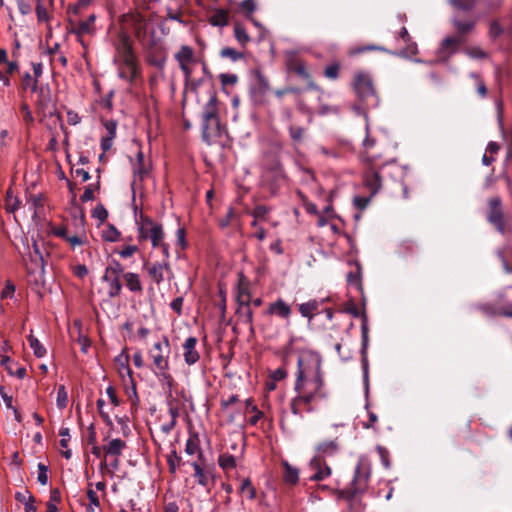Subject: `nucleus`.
<instances>
[{
  "label": "nucleus",
  "instance_id": "1",
  "mask_svg": "<svg viewBox=\"0 0 512 512\" xmlns=\"http://www.w3.org/2000/svg\"><path fill=\"white\" fill-rule=\"evenodd\" d=\"M321 365L320 356L315 354L299 357L297 360L294 390L309 413L314 411V403L326 400L329 396Z\"/></svg>",
  "mask_w": 512,
  "mask_h": 512
},
{
  "label": "nucleus",
  "instance_id": "2",
  "mask_svg": "<svg viewBox=\"0 0 512 512\" xmlns=\"http://www.w3.org/2000/svg\"><path fill=\"white\" fill-rule=\"evenodd\" d=\"M370 478L371 463L366 456H360L349 487L338 489L337 497L350 501L356 496L364 494L368 489Z\"/></svg>",
  "mask_w": 512,
  "mask_h": 512
},
{
  "label": "nucleus",
  "instance_id": "3",
  "mask_svg": "<svg viewBox=\"0 0 512 512\" xmlns=\"http://www.w3.org/2000/svg\"><path fill=\"white\" fill-rule=\"evenodd\" d=\"M353 88L358 100L367 108H377L379 106L380 100L369 74L365 72L356 73Z\"/></svg>",
  "mask_w": 512,
  "mask_h": 512
},
{
  "label": "nucleus",
  "instance_id": "4",
  "mask_svg": "<svg viewBox=\"0 0 512 512\" xmlns=\"http://www.w3.org/2000/svg\"><path fill=\"white\" fill-rule=\"evenodd\" d=\"M136 223L138 226V240L140 242L150 240L154 248H157L162 243L164 231L161 224L154 222L143 214H140V218Z\"/></svg>",
  "mask_w": 512,
  "mask_h": 512
},
{
  "label": "nucleus",
  "instance_id": "5",
  "mask_svg": "<svg viewBox=\"0 0 512 512\" xmlns=\"http://www.w3.org/2000/svg\"><path fill=\"white\" fill-rule=\"evenodd\" d=\"M219 117L217 98L214 92L210 93L208 102L203 109L202 136L204 139L209 138L212 134L219 132Z\"/></svg>",
  "mask_w": 512,
  "mask_h": 512
},
{
  "label": "nucleus",
  "instance_id": "6",
  "mask_svg": "<svg viewBox=\"0 0 512 512\" xmlns=\"http://www.w3.org/2000/svg\"><path fill=\"white\" fill-rule=\"evenodd\" d=\"M487 221L495 227V229L502 235L505 234V218L502 199L500 196H494L487 202Z\"/></svg>",
  "mask_w": 512,
  "mask_h": 512
},
{
  "label": "nucleus",
  "instance_id": "7",
  "mask_svg": "<svg viewBox=\"0 0 512 512\" xmlns=\"http://www.w3.org/2000/svg\"><path fill=\"white\" fill-rule=\"evenodd\" d=\"M169 354L170 345L167 337L162 341L154 343L153 348L149 351V357L153 362V370H169Z\"/></svg>",
  "mask_w": 512,
  "mask_h": 512
},
{
  "label": "nucleus",
  "instance_id": "8",
  "mask_svg": "<svg viewBox=\"0 0 512 512\" xmlns=\"http://www.w3.org/2000/svg\"><path fill=\"white\" fill-rule=\"evenodd\" d=\"M121 60L123 65L126 68H128L129 73H125L124 69L120 67L118 71V76L119 78L132 83L137 78L139 74V69L137 66L136 57L133 53L132 46L128 42H125L123 45Z\"/></svg>",
  "mask_w": 512,
  "mask_h": 512
},
{
  "label": "nucleus",
  "instance_id": "9",
  "mask_svg": "<svg viewBox=\"0 0 512 512\" xmlns=\"http://www.w3.org/2000/svg\"><path fill=\"white\" fill-rule=\"evenodd\" d=\"M266 314L276 316L289 323L292 314V308L282 298H278L276 301L271 302L268 305Z\"/></svg>",
  "mask_w": 512,
  "mask_h": 512
},
{
  "label": "nucleus",
  "instance_id": "10",
  "mask_svg": "<svg viewBox=\"0 0 512 512\" xmlns=\"http://www.w3.org/2000/svg\"><path fill=\"white\" fill-rule=\"evenodd\" d=\"M310 468L315 472L309 477L311 481H321L331 475V468L320 456H315L310 461Z\"/></svg>",
  "mask_w": 512,
  "mask_h": 512
},
{
  "label": "nucleus",
  "instance_id": "11",
  "mask_svg": "<svg viewBox=\"0 0 512 512\" xmlns=\"http://www.w3.org/2000/svg\"><path fill=\"white\" fill-rule=\"evenodd\" d=\"M148 275L156 284H160L165 279V275H168V278H170L172 271L169 261L153 263L148 268Z\"/></svg>",
  "mask_w": 512,
  "mask_h": 512
},
{
  "label": "nucleus",
  "instance_id": "12",
  "mask_svg": "<svg viewBox=\"0 0 512 512\" xmlns=\"http://www.w3.org/2000/svg\"><path fill=\"white\" fill-rule=\"evenodd\" d=\"M197 338L196 337H188L183 344V356L184 361L187 365H193L198 362L200 355L196 350Z\"/></svg>",
  "mask_w": 512,
  "mask_h": 512
},
{
  "label": "nucleus",
  "instance_id": "13",
  "mask_svg": "<svg viewBox=\"0 0 512 512\" xmlns=\"http://www.w3.org/2000/svg\"><path fill=\"white\" fill-rule=\"evenodd\" d=\"M24 262H25L28 274L32 277L31 281H33L34 284L37 286L44 285V274H45L44 259H42V262H41V265H39V268L37 267L36 262L27 261L26 258H24Z\"/></svg>",
  "mask_w": 512,
  "mask_h": 512
},
{
  "label": "nucleus",
  "instance_id": "14",
  "mask_svg": "<svg viewBox=\"0 0 512 512\" xmlns=\"http://www.w3.org/2000/svg\"><path fill=\"white\" fill-rule=\"evenodd\" d=\"M96 16L95 14H91L88 16L86 20H81L78 23H76L72 29L70 30L71 33L75 34L78 37H81L86 34H92L95 31V23Z\"/></svg>",
  "mask_w": 512,
  "mask_h": 512
},
{
  "label": "nucleus",
  "instance_id": "15",
  "mask_svg": "<svg viewBox=\"0 0 512 512\" xmlns=\"http://www.w3.org/2000/svg\"><path fill=\"white\" fill-rule=\"evenodd\" d=\"M125 448L126 442L120 438L111 439L107 444L103 445L102 447L106 457H120Z\"/></svg>",
  "mask_w": 512,
  "mask_h": 512
},
{
  "label": "nucleus",
  "instance_id": "16",
  "mask_svg": "<svg viewBox=\"0 0 512 512\" xmlns=\"http://www.w3.org/2000/svg\"><path fill=\"white\" fill-rule=\"evenodd\" d=\"M169 370H153V373L158 379L159 384L162 389L167 392L169 396H172V390L175 384V381L172 375L168 372Z\"/></svg>",
  "mask_w": 512,
  "mask_h": 512
},
{
  "label": "nucleus",
  "instance_id": "17",
  "mask_svg": "<svg viewBox=\"0 0 512 512\" xmlns=\"http://www.w3.org/2000/svg\"><path fill=\"white\" fill-rule=\"evenodd\" d=\"M361 334H362V369H363V378L367 382L368 381V359H367V347H368V328L366 323L364 322L361 326Z\"/></svg>",
  "mask_w": 512,
  "mask_h": 512
},
{
  "label": "nucleus",
  "instance_id": "18",
  "mask_svg": "<svg viewBox=\"0 0 512 512\" xmlns=\"http://www.w3.org/2000/svg\"><path fill=\"white\" fill-rule=\"evenodd\" d=\"M147 61L150 65L163 69L166 63V54L162 48H154L149 51Z\"/></svg>",
  "mask_w": 512,
  "mask_h": 512
},
{
  "label": "nucleus",
  "instance_id": "19",
  "mask_svg": "<svg viewBox=\"0 0 512 512\" xmlns=\"http://www.w3.org/2000/svg\"><path fill=\"white\" fill-rule=\"evenodd\" d=\"M364 181L372 194H376L381 188V177L378 171L371 168L366 172Z\"/></svg>",
  "mask_w": 512,
  "mask_h": 512
},
{
  "label": "nucleus",
  "instance_id": "20",
  "mask_svg": "<svg viewBox=\"0 0 512 512\" xmlns=\"http://www.w3.org/2000/svg\"><path fill=\"white\" fill-rule=\"evenodd\" d=\"M102 281L106 282L108 285L107 295L109 298H115L120 295L121 290H122V284H121L120 278H117L116 276L111 277L108 275H103Z\"/></svg>",
  "mask_w": 512,
  "mask_h": 512
},
{
  "label": "nucleus",
  "instance_id": "21",
  "mask_svg": "<svg viewBox=\"0 0 512 512\" xmlns=\"http://www.w3.org/2000/svg\"><path fill=\"white\" fill-rule=\"evenodd\" d=\"M453 26L457 32V36L467 35L471 33L475 26H476V20H460L458 18H453L452 20Z\"/></svg>",
  "mask_w": 512,
  "mask_h": 512
},
{
  "label": "nucleus",
  "instance_id": "22",
  "mask_svg": "<svg viewBox=\"0 0 512 512\" xmlns=\"http://www.w3.org/2000/svg\"><path fill=\"white\" fill-rule=\"evenodd\" d=\"M229 22V12L225 9H215L209 17V23L215 27H225Z\"/></svg>",
  "mask_w": 512,
  "mask_h": 512
},
{
  "label": "nucleus",
  "instance_id": "23",
  "mask_svg": "<svg viewBox=\"0 0 512 512\" xmlns=\"http://www.w3.org/2000/svg\"><path fill=\"white\" fill-rule=\"evenodd\" d=\"M15 499L24 504L25 512H36V507L34 505L35 498L28 490H25L24 492H16Z\"/></svg>",
  "mask_w": 512,
  "mask_h": 512
},
{
  "label": "nucleus",
  "instance_id": "24",
  "mask_svg": "<svg viewBox=\"0 0 512 512\" xmlns=\"http://www.w3.org/2000/svg\"><path fill=\"white\" fill-rule=\"evenodd\" d=\"M123 279L127 288L134 293L141 292L143 290L140 277L138 274L133 272H126L123 274Z\"/></svg>",
  "mask_w": 512,
  "mask_h": 512
},
{
  "label": "nucleus",
  "instance_id": "25",
  "mask_svg": "<svg viewBox=\"0 0 512 512\" xmlns=\"http://www.w3.org/2000/svg\"><path fill=\"white\" fill-rule=\"evenodd\" d=\"M320 303L313 299L308 302L302 303L299 305L298 309L302 317L311 320L316 311L319 309Z\"/></svg>",
  "mask_w": 512,
  "mask_h": 512
},
{
  "label": "nucleus",
  "instance_id": "26",
  "mask_svg": "<svg viewBox=\"0 0 512 512\" xmlns=\"http://www.w3.org/2000/svg\"><path fill=\"white\" fill-rule=\"evenodd\" d=\"M463 43V39L460 36H449L443 39L441 43V50L448 51L449 55H453L457 52L458 47Z\"/></svg>",
  "mask_w": 512,
  "mask_h": 512
},
{
  "label": "nucleus",
  "instance_id": "27",
  "mask_svg": "<svg viewBox=\"0 0 512 512\" xmlns=\"http://www.w3.org/2000/svg\"><path fill=\"white\" fill-rule=\"evenodd\" d=\"M338 449L339 445L336 440L325 441L317 446V456L322 458L325 456H332L338 451Z\"/></svg>",
  "mask_w": 512,
  "mask_h": 512
},
{
  "label": "nucleus",
  "instance_id": "28",
  "mask_svg": "<svg viewBox=\"0 0 512 512\" xmlns=\"http://www.w3.org/2000/svg\"><path fill=\"white\" fill-rule=\"evenodd\" d=\"M288 69L305 80L310 78V74L307 71L306 65L301 60L291 59L288 62Z\"/></svg>",
  "mask_w": 512,
  "mask_h": 512
},
{
  "label": "nucleus",
  "instance_id": "29",
  "mask_svg": "<svg viewBox=\"0 0 512 512\" xmlns=\"http://www.w3.org/2000/svg\"><path fill=\"white\" fill-rule=\"evenodd\" d=\"M283 478L287 484L295 485L299 480V470L291 466L287 461L283 462Z\"/></svg>",
  "mask_w": 512,
  "mask_h": 512
},
{
  "label": "nucleus",
  "instance_id": "30",
  "mask_svg": "<svg viewBox=\"0 0 512 512\" xmlns=\"http://www.w3.org/2000/svg\"><path fill=\"white\" fill-rule=\"evenodd\" d=\"M234 37L242 47H245L250 42V36L244 25L240 22L234 24Z\"/></svg>",
  "mask_w": 512,
  "mask_h": 512
},
{
  "label": "nucleus",
  "instance_id": "31",
  "mask_svg": "<svg viewBox=\"0 0 512 512\" xmlns=\"http://www.w3.org/2000/svg\"><path fill=\"white\" fill-rule=\"evenodd\" d=\"M117 365H118V371L121 375V377H125L127 375L128 377H131L132 370L129 367V356L122 352L120 355H118L115 359Z\"/></svg>",
  "mask_w": 512,
  "mask_h": 512
},
{
  "label": "nucleus",
  "instance_id": "32",
  "mask_svg": "<svg viewBox=\"0 0 512 512\" xmlns=\"http://www.w3.org/2000/svg\"><path fill=\"white\" fill-rule=\"evenodd\" d=\"M193 56V49L187 45H182L179 51L175 54V58L179 64L192 62Z\"/></svg>",
  "mask_w": 512,
  "mask_h": 512
},
{
  "label": "nucleus",
  "instance_id": "33",
  "mask_svg": "<svg viewBox=\"0 0 512 512\" xmlns=\"http://www.w3.org/2000/svg\"><path fill=\"white\" fill-rule=\"evenodd\" d=\"M28 342L30 348L33 350V353L37 358H43L46 355V348L34 335L30 334L28 336Z\"/></svg>",
  "mask_w": 512,
  "mask_h": 512
},
{
  "label": "nucleus",
  "instance_id": "34",
  "mask_svg": "<svg viewBox=\"0 0 512 512\" xmlns=\"http://www.w3.org/2000/svg\"><path fill=\"white\" fill-rule=\"evenodd\" d=\"M448 3L454 9L468 12L475 8L477 0H448Z\"/></svg>",
  "mask_w": 512,
  "mask_h": 512
},
{
  "label": "nucleus",
  "instance_id": "35",
  "mask_svg": "<svg viewBox=\"0 0 512 512\" xmlns=\"http://www.w3.org/2000/svg\"><path fill=\"white\" fill-rule=\"evenodd\" d=\"M185 452L188 455H194L195 453H199V457L202 456V453L200 451L199 447V439L197 435H191L185 444Z\"/></svg>",
  "mask_w": 512,
  "mask_h": 512
},
{
  "label": "nucleus",
  "instance_id": "36",
  "mask_svg": "<svg viewBox=\"0 0 512 512\" xmlns=\"http://www.w3.org/2000/svg\"><path fill=\"white\" fill-rule=\"evenodd\" d=\"M306 129L301 126L290 124L288 126L289 136L294 143H301L304 139Z\"/></svg>",
  "mask_w": 512,
  "mask_h": 512
},
{
  "label": "nucleus",
  "instance_id": "37",
  "mask_svg": "<svg viewBox=\"0 0 512 512\" xmlns=\"http://www.w3.org/2000/svg\"><path fill=\"white\" fill-rule=\"evenodd\" d=\"M237 314L239 316L240 321L244 324L250 325V328L252 330L253 311L251 310L250 306L238 307Z\"/></svg>",
  "mask_w": 512,
  "mask_h": 512
},
{
  "label": "nucleus",
  "instance_id": "38",
  "mask_svg": "<svg viewBox=\"0 0 512 512\" xmlns=\"http://www.w3.org/2000/svg\"><path fill=\"white\" fill-rule=\"evenodd\" d=\"M218 464L223 470H231L236 466V459L233 455L224 453L219 456Z\"/></svg>",
  "mask_w": 512,
  "mask_h": 512
},
{
  "label": "nucleus",
  "instance_id": "39",
  "mask_svg": "<svg viewBox=\"0 0 512 512\" xmlns=\"http://www.w3.org/2000/svg\"><path fill=\"white\" fill-rule=\"evenodd\" d=\"M42 259H44L43 254L39 248L38 243L33 240L32 243V251L28 252V259L27 261L30 262H36L37 267L39 268V265H41Z\"/></svg>",
  "mask_w": 512,
  "mask_h": 512
},
{
  "label": "nucleus",
  "instance_id": "40",
  "mask_svg": "<svg viewBox=\"0 0 512 512\" xmlns=\"http://www.w3.org/2000/svg\"><path fill=\"white\" fill-rule=\"evenodd\" d=\"M102 238L107 242H116L120 238V232L113 225H108L102 230Z\"/></svg>",
  "mask_w": 512,
  "mask_h": 512
},
{
  "label": "nucleus",
  "instance_id": "41",
  "mask_svg": "<svg viewBox=\"0 0 512 512\" xmlns=\"http://www.w3.org/2000/svg\"><path fill=\"white\" fill-rule=\"evenodd\" d=\"M22 87L25 90L29 89L31 92H36L38 90V80L29 72H26L22 77Z\"/></svg>",
  "mask_w": 512,
  "mask_h": 512
},
{
  "label": "nucleus",
  "instance_id": "42",
  "mask_svg": "<svg viewBox=\"0 0 512 512\" xmlns=\"http://www.w3.org/2000/svg\"><path fill=\"white\" fill-rule=\"evenodd\" d=\"M124 274V268L120 262L113 260L109 266L106 267L104 275H108L111 277L120 278L121 275Z\"/></svg>",
  "mask_w": 512,
  "mask_h": 512
},
{
  "label": "nucleus",
  "instance_id": "43",
  "mask_svg": "<svg viewBox=\"0 0 512 512\" xmlns=\"http://www.w3.org/2000/svg\"><path fill=\"white\" fill-rule=\"evenodd\" d=\"M220 56L222 58H228L233 62H237L238 60L244 58V54L242 52L237 51L232 47H224L220 51Z\"/></svg>",
  "mask_w": 512,
  "mask_h": 512
},
{
  "label": "nucleus",
  "instance_id": "44",
  "mask_svg": "<svg viewBox=\"0 0 512 512\" xmlns=\"http://www.w3.org/2000/svg\"><path fill=\"white\" fill-rule=\"evenodd\" d=\"M191 465L194 468V477L198 484L206 487L209 483V478L203 471L202 467L197 462H193Z\"/></svg>",
  "mask_w": 512,
  "mask_h": 512
},
{
  "label": "nucleus",
  "instance_id": "45",
  "mask_svg": "<svg viewBox=\"0 0 512 512\" xmlns=\"http://www.w3.org/2000/svg\"><path fill=\"white\" fill-rule=\"evenodd\" d=\"M245 404L246 407L251 410V413H254V415L249 419V423L251 425H256L257 422L263 417V412L253 404V400L251 398L246 399Z\"/></svg>",
  "mask_w": 512,
  "mask_h": 512
},
{
  "label": "nucleus",
  "instance_id": "46",
  "mask_svg": "<svg viewBox=\"0 0 512 512\" xmlns=\"http://www.w3.org/2000/svg\"><path fill=\"white\" fill-rule=\"evenodd\" d=\"M240 492L242 494H245L249 500H253L256 497V490L249 478H246L242 481L240 486Z\"/></svg>",
  "mask_w": 512,
  "mask_h": 512
},
{
  "label": "nucleus",
  "instance_id": "47",
  "mask_svg": "<svg viewBox=\"0 0 512 512\" xmlns=\"http://www.w3.org/2000/svg\"><path fill=\"white\" fill-rule=\"evenodd\" d=\"M87 497L89 499V504L86 507V511L95 512V509L100 506V501L96 492L93 489L89 488L87 490Z\"/></svg>",
  "mask_w": 512,
  "mask_h": 512
},
{
  "label": "nucleus",
  "instance_id": "48",
  "mask_svg": "<svg viewBox=\"0 0 512 512\" xmlns=\"http://www.w3.org/2000/svg\"><path fill=\"white\" fill-rule=\"evenodd\" d=\"M68 403V394L64 385H60L57 390L56 404L59 409L66 408Z\"/></svg>",
  "mask_w": 512,
  "mask_h": 512
},
{
  "label": "nucleus",
  "instance_id": "49",
  "mask_svg": "<svg viewBox=\"0 0 512 512\" xmlns=\"http://www.w3.org/2000/svg\"><path fill=\"white\" fill-rule=\"evenodd\" d=\"M469 76L475 80V84H476V90H477V93L482 97H486L487 95V87H486V84L485 82L482 80V78L475 72H471L469 74Z\"/></svg>",
  "mask_w": 512,
  "mask_h": 512
},
{
  "label": "nucleus",
  "instance_id": "50",
  "mask_svg": "<svg viewBox=\"0 0 512 512\" xmlns=\"http://www.w3.org/2000/svg\"><path fill=\"white\" fill-rule=\"evenodd\" d=\"M399 38H401L404 43L407 44V51L414 54L417 52V45L414 42H411L410 35L405 27H402Z\"/></svg>",
  "mask_w": 512,
  "mask_h": 512
},
{
  "label": "nucleus",
  "instance_id": "51",
  "mask_svg": "<svg viewBox=\"0 0 512 512\" xmlns=\"http://www.w3.org/2000/svg\"><path fill=\"white\" fill-rule=\"evenodd\" d=\"M467 56L472 59H485L488 54L479 46L469 47L465 50Z\"/></svg>",
  "mask_w": 512,
  "mask_h": 512
},
{
  "label": "nucleus",
  "instance_id": "52",
  "mask_svg": "<svg viewBox=\"0 0 512 512\" xmlns=\"http://www.w3.org/2000/svg\"><path fill=\"white\" fill-rule=\"evenodd\" d=\"M255 77L259 91L266 94L270 90L268 79L259 71L256 72Z\"/></svg>",
  "mask_w": 512,
  "mask_h": 512
},
{
  "label": "nucleus",
  "instance_id": "53",
  "mask_svg": "<svg viewBox=\"0 0 512 512\" xmlns=\"http://www.w3.org/2000/svg\"><path fill=\"white\" fill-rule=\"evenodd\" d=\"M19 205V199L13 196L11 191L8 190L6 195V210L12 213L18 209Z\"/></svg>",
  "mask_w": 512,
  "mask_h": 512
},
{
  "label": "nucleus",
  "instance_id": "54",
  "mask_svg": "<svg viewBox=\"0 0 512 512\" xmlns=\"http://www.w3.org/2000/svg\"><path fill=\"white\" fill-rule=\"evenodd\" d=\"M35 13H36L38 22L48 23L51 20V15L47 11V9L44 7V5H36Z\"/></svg>",
  "mask_w": 512,
  "mask_h": 512
},
{
  "label": "nucleus",
  "instance_id": "55",
  "mask_svg": "<svg viewBox=\"0 0 512 512\" xmlns=\"http://www.w3.org/2000/svg\"><path fill=\"white\" fill-rule=\"evenodd\" d=\"M237 302L239 307L250 306L251 296L250 293L246 289L240 288L237 294Z\"/></svg>",
  "mask_w": 512,
  "mask_h": 512
},
{
  "label": "nucleus",
  "instance_id": "56",
  "mask_svg": "<svg viewBox=\"0 0 512 512\" xmlns=\"http://www.w3.org/2000/svg\"><path fill=\"white\" fill-rule=\"evenodd\" d=\"M270 212V209L265 205H257L251 212V215L253 218L259 219V220H266V216Z\"/></svg>",
  "mask_w": 512,
  "mask_h": 512
},
{
  "label": "nucleus",
  "instance_id": "57",
  "mask_svg": "<svg viewBox=\"0 0 512 512\" xmlns=\"http://www.w3.org/2000/svg\"><path fill=\"white\" fill-rule=\"evenodd\" d=\"M240 8L245 17H250L256 9V3L254 0H243L240 3Z\"/></svg>",
  "mask_w": 512,
  "mask_h": 512
},
{
  "label": "nucleus",
  "instance_id": "58",
  "mask_svg": "<svg viewBox=\"0 0 512 512\" xmlns=\"http://www.w3.org/2000/svg\"><path fill=\"white\" fill-rule=\"evenodd\" d=\"M37 467V480L41 485H46L48 483V467L42 462L38 463Z\"/></svg>",
  "mask_w": 512,
  "mask_h": 512
},
{
  "label": "nucleus",
  "instance_id": "59",
  "mask_svg": "<svg viewBox=\"0 0 512 512\" xmlns=\"http://www.w3.org/2000/svg\"><path fill=\"white\" fill-rule=\"evenodd\" d=\"M301 405H304L302 403V401H300L298 399V396L295 395V397H293L290 401V409H291V412L295 415V416H298L300 417L301 419H303V414L300 410V406Z\"/></svg>",
  "mask_w": 512,
  "mask_h": 512
},
{
  "label": "nucleus",
  "instance_id": "60",
  "mask_svg": "<svg viewBox=\"0 0 512 512\" xmlns=\"http://www.w3.org/2000/svg\"><path fill=\"white\" fill-rule=\"evenodd\" d=\"M340 66L337 63L327 66L324 70V75L332 80L338 78Z\"/></svg>",
  "mask_w": 512,
  "mask_h": 512
},
{
  "label": "nucleus",
  "instance_id": "61",
  "mask_svg": "<svg viewBox=\"0 0 512 512\" xmlns=\"http://www.w3.org/2000/svg\"><path fill=\"white\" fill-rule=\"evenodd\" d=\"M270 170H272L275 173L276 178H285L283 166L278 159L273 160L270 166Z\"/></svg>",
  "mask_w": 512,
  "mask_h": 512
},
{
  "label": "nucleus",
  "instance_id": "62",
  "mask_svg": "<svg viewBox=\"0 0 512 512\" xmlns=\"http://www.w3.org/2000/svg\"><path fill=\"white\" fill-rule=\"evenodd\" d=\"M503 33V28L501 27V25L499 24L498 21H493L491 24H490V28H489V36L492 38V39H496L498 38L500 35H502Z\"/></svg>",
  "mask_w": 512,
  "mask_h": 512
},
{
  "label": "nucleus",
  "instance_id": "63",
  "mask_svg": "<svg viewBox=\"0 0 512 512\" xmlns=\"http://www.w3.org/2000/svg\"><path fill=\"white\" fill-rule=\"evenodd\" d=\"M66 242L71 246L72 249H75L77 246H81V245L85 244L86 237L70 235L67 238Z\"/></svg>",
  "mask_w": 512,
  "mask_h": 512
},
{
  "label": "nucleus",
  "instance_id": "64",
  "mask_svg": "<svg viewBox=\"0 0 512 512\" xmlns=\"http://www.w3.org/2000/svg\"><path fill=\"white\" fill-rule=\"evenodd\" d=\"M19 12L22 15H28L32 11V5L29 3L28 0H16Z\"/></svg>",
  "mask_w": 512,
  "mask_h": 512
}]
</instances>
